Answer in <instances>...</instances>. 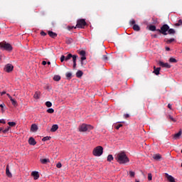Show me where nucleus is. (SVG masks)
Segmentation results:
<instances>
[{"label": "nucleus", "mask_w": 182, "mask_h": 182, "mask_svg": "<svg viewBox=\"0 0 182 182\" xmlns=\"http://www.w3.org/2000/svg\"><path fill=\"white\" fill-rule=\"evenodd\" d=\"M10 101L11 102L13 106H18V102H16V100H14L13 98H11Z\"/></svg>", "instance_id": "obj_28"}, {"label": "nucleus", "mask_w": 182, "mask_h": 182, "mask_svg": "<svg viewBox=\"0 0 182 182\" xmlns=\"http://www.w3.org/2000/svg\"><path fill=\"white\" fill-rule=\"evenodd\" d=\"M65 76H66L67 79H72V73H67L65 74Z\"/></svg>", "instance_id": "obj_33"}, {"label": "nucleus", "mask_w": 182, "mask_h": 182, "mask_svg": "<svg viewBox=\"0 0 182 182\" xmlns=\"http://www.w3.org/2000/svg\"><path fill=\"white\" fill-rule=\"evenodd\" d=\"M41 163H42V164H46V163H49V159H40Z\"/></svg>", "instance_id": "obj_25"}, {"label": "nucleus", "mask_w": 182, "mask_h": 182, "mask_svg": "<svg viewBox=\"0 0 182 182\" xmlns=\"http://www.w3.org/2000/svg\"><path fill=\"white\" fill-rule=\"evenodd\" d=\"M76 28H77L76 26L75 27V26H68V31H71V29H73V28L76 29Z\"/></svg>", "instance_id": "obj_49"}, {"label": "nucleus", "mask_w": 182, "mask_h": 182, "mask_svg": "<svg viewBox=\"0 0 182 182\" xmlns=\"http://www.w3.org/2000/svg\"><path fill=\"white\" fill-rule=\"evenodd\" d=\"M174 38H170L169 40H167L166 43H171L172 42H174Z\"/></svg>", "instance_id": "obj_43"}, {"label": "nucleus", "mask_w": 182, "mask_h": 182, "mask_svg": "<svg viewBox=\"0 0 182 182\" xmlns=\"http://www.w3.org/2000/svg\"><path fill=\"white\" fill-rule=\"evenodd\" d=\"M7 96H8V97L10 99V100H11V99H12V97L11 96V95L7 94Z\"/></svg>", "instance_id": "obj_59"}, {"label": "nucleus", "mask_w": 182, "mask_h": 182, "mask_svg": "<svg viewBox=\"0 0 182 182\" xmlns=\"http://www.w3.org/2000/svg\"><path fill=\"white\" fill-rule=\"evenodd\" d=\"M168 29H170V26L167 24L163 25L160 29H157V32H159V33H162V35H168Z\"/></svg>", "instance_id": "obj_4"}, {"label": "nucleus", "mask_w": 182, "mask_h": 182, "mask_svg": "<svg viewBox=\"0 0 182 182\" xmlns=\"http://www.w3.org/2000/svg\"><path fill=\"white\" fill-rule=\"evenodd\" d=\"M79 53L81 56H86V52L85 50H81Z\"/></svg>", "instance_id": "obj_39"}, {"label": "nucleus", "mask_w": 182, "mask_h": 182, "mask_svg": "<svg viewBox=\"0 0 182 182\" xmlns=\"http://www.w3.org/2000/svg\"><path fill=\"white\" fill-rule=\"evenodd\" d=\"M129 24L130 25H136V21H134V19H131L130 21H129Z\"/></svg>", "instance_id": "obj_40"}, {"label": "nucleus", "mask_w": 182, "mask_h": 182, "mask_svg": "<svg viewBox=\"0 0 182 182\" xmlns=\"http://www.w3.org/2000/svg\"><path fill=\"white\" fill-rule=\"evenodd\" d=\"M9 129H11V127H8V128L3 129V133H7V132H9Z\"/></svg>", "instance_id": "obj_44"}, {"label": "nucleus", "mask_w": 182, "mask_h": 182, "mask_svg": "<svg viewBox=\"0 0 182 182\" xmlns=\"http://www.w3.org/2000/svg\"><path fill=\"white\" fill-rule=\"evenodd\" d=\"M123 127V124H117V126H115V129H116L117 130H119V129H120V127Z\"/></svg>", "instance_id": "obj_42"}, {"label": "nucleus", "mask_w": 182, "mask_h": 182, "mask_svg": "<svg viewBox=\"0 0 182 182\" xmlns=\"http://www.w3.org/2000/svg\"><path fill=\"white\" fill-rule=\"evenodd\" d=\"M134 175H135V173H134V172H133V171H129V176H130V177H134Z\"/></svg>", "instance_id": "obj_47"}, {"label": "nucleus", "mask_w": 182, "mask_h": 182, "mask_svg": "<svg viewBox=\"0 0 182 182\" xmlns=\"http://www.w3.org/2000/svg\"><path fill=\"white\" fill-rule=\"evenodd\" d=\"M133 29L134 31H136V32H139V31H140V26H139V25L137 24H134L133 26Z\"/></svg>", "instance_id": "obj_22"}, {"label": "nucleus", "mask_w": 182, "mask_h": 182, "mask_svg": "<svg viewBox=\"0 0 182 182\" xmlns=\"http://www.w3.org/2000/svg\"><path fill=\"white\" fill-rule=\"evenodd\" d=\"M154 38H157V35H154Z\"/></svg>", "instance_id": "obj_64"}, {"label": "nucleus", "mask_w": 182, "mask_h": 182, "mask_svg": "<svg viewBox=\"0 0 182 182\" xmlns=\"http://www.w3.org/2000/svg\"><path fill=\"white\" fill-rule=\"evenodd\" d=\"M0 123L5 124L6 122L4 119H0Z\"/></svg>", "instance_id": "obj_53"}, {"label": "nucleus", "mask_w": 182, "mask_h": 182, "mask_svg": "<svg viewBox=\"0 0 182 182\" xmlns=\"http://www.w3.org/2000/svg\"><path fill=\"white\" fill-rule=\"evenodd\" d=\"M64 60H65V55H61L60 62H63Z\"/></svg>", "instance_id": "obj_48"}, {"label": "nucleus", "mask_w": 182, "mask_h": 182, "mask_svg": "<svg viewBox=\"0 0 182 182\" xmlns=\"http://www.w3.org/2000/svg\"><path fill=\"white\" fill-rule=\"evenodd\" d=\"M47 112L48 113H55V109H53V108H49L48 109H47Z\"/></svg>", "instance_id": "obj_36"}, {"label": "nucleus", "mask_w": 182, "mask_h": 182, "mask_svg": "<svg viewBox=\"0 0 182 182\" xmlns=\"http://www.w3.org/2000/svg\"><path fill=\"white\" fill-rule=\"evenodd\" d=\"M46 106L47 107H52V102H49V101L46 102Z\"/></svg>", "instance_id": "obj_37"}, {"label": "nucleus", "mask_w": 182, "mask_h": 182, "mask_svg": "<svg viewBox=\"0 0 182 182\" xmlns=\"http://www.w3.org/2000/svg\"><path fill=\"white\" fill-rule=\"evenodd\" d=\"M182 132L180 130L177 134H175L173 135L174 140H177L178 139H180V136H181Z\"/></svg>", "instance_id": "obj_15"}, {"label": "nucleus", "mask_w": 182, "mask_h": 182, "mask_svg": "<svg viewBox=\"0 0 182 182\" xmlns=\"http://www.w3.org/2000/svg\"><path fill=\"white\" fill-rule=\"evenodd\" d=\"M48 140H50V136H45L43 138V141H48Z\"/></svg>", "instance_id": "obj_38"}, {"label": "nucleus", "mask_w": 182, "mask_h": 182, "mask_svg": "<svg viewBox=\"0 0 182 182\" xmlns=\"http://www.w3.org/2000/svg\"><path fill=\"white\" fill-rule=\"evenodd\" d=\"M4 70L5 72H7V73L12 72V70H14V65H12V64L6 65Z\"/></svg>", "instance_id": "obj_7"}, {"label": "nucleus", "mask_w": 182, "mask_h": 182, "mask_svg": "<svg viewBox=\"0 0 182 182\" xmlns=\"http://www.w3.org/2000/svg\"><path fill=\"white\" fill-rule=\"evenodd\" d=\"M53 80H55V82H59V80H60V75H55L53 77Z\"/></svg>", "instance_id": "obj_29"}, {"label": "nucleus", "mask_w": 182, "mask_h": 182, "mask_svg": "<svg viewBox=\"0 0 182 182\" xmlns=\"http://www.w3.org/2000/svg\"><path fill=\"white\" fill-rule=\"evenodd\" d=\"M169 62L171 63H177V60L174 58H169Z\"/></svg>", "instance_id": "obj_30"}, {"label": "nucleus", "mask_w": 182, "mask_h": 182, "mask_svg": "<svg viewBox=\"0 0 182 182\" xmlns=\"http://www.w3.org/2000/svg\"><path fill=\"white\" fill-rule=\"evenodd\" d=\"M59 129V126L58 124H53L50 129V132H55L56 130Z\"/></svg>", "instance_id": "obj_16"}, {"label": "nucleus", "mask_w": 182, "mask_h": 182, "mask_svg": "<svg viewBox=\"0 0 182 182\" xmlns=\"http://www.w3.org/2000/svg\"><path fill=\"white\" fill-rule=\"evenodd\" d=\"M2 62V57L0 56V63Z\"/></svg>", "instance_id": "obj_62"}, {"label": "nucleus", "mask_w": 182, "mask_h": 182, "mask_svg": "<svg viewBox=\"0 0 182 182\" xmlns=\"http://www.w3.org/2000/svg\"><path fill=\"white\" fill-rule=\"evenodd\" d=\"M1 96H4V95H6V92L5 91H3L1 93Z\"/></svg>", "instance_id": "obj_55"}, {"label": "nucleus", "mask_w": 182, "mask_h": 182, "mask_svg": "<svg viewBox=\"0 0 182 182\" xmlns=\"http://www.w3.org/2000/svg\"><path fill=\"white\" fill-rule=\"evenodd\" d=\"M76 68V63H73V69Z\"/></svg>", "instance_id": "obj_58"}, {"label": "nucleus", "mask_w": 182, "mask_h": 182, "mask_svg": "<svg viewBox=\"0 0 182 182\" xmlns=\"http://www.w3.org/2000/svg\"><path fill=\"white\" fill-rule=\"evenodd\" d=\"M166 178L170 182H176V179H174V177L171 176V175H168V173H166Z\"/></svg>", "instance_id": "obj_13"}, {"label": "nucleus", "mask_w": 182, "mask_h": 182, "mask_svg": "<svg viewBox=\"0 0 182 182\" xmlns=\"http://www.w3.org/2000/svg\"><path fill=\"white\" fill-rule=\"evenodd\" d=\"M6 174L7 177H12V173H11V171H9V165L6 166Z\"/></svg>", "instance_id": "obj_10"}, {"label": "nucleus", "mask_w": 182, "mask_h": 182, "mask_svg": "<svg viewBox=\"0 0 182 182\" xmlns=\"http://www.w3.org/2000/svg\"><path fill=\"white\" fill-rule=\"evenodd\" d=\"M78 130L81 132H90V130H93V127L90 124H82L79 126Z\"/></svg>", "instance_id": "obj_2"}, {"label": "nucleus", "mask_w": 182, "mask_h": 182, "mask_svg": "<svg viewBox=\"0 0 182 182\" xmlns=\"http://www.w3.org/2000/svg\"><path fill=\"white\" fill-rule=\"evenodd\" d=\"M0 47L5 50H12V46L5 41L0 43Z\"/></svg>", "instance_id": "obj_5"}, {"label": "nucleus", "mask_w": 182, "mask_h": 182, "mask_svg": "<svg viewBox=\"0 0 182 182\" xmlns=\"http://www.w3.org/2000/svg\"><path fill=\"white\" fill-rule=\"evenodd\" d=\"M154 160H156V161H159L161 159V155L160 154H155L153 155Z\"/></svg>", "instance_id": "obj_11"}, {"label": "nucleus", "mask_w": 182, "mask_h": 182, "mask_svg": "<svg viewBox=\"0 0 182 182\" xmlns=\"http://www.w3.org/2000/svg\"><path fill=\"white\" fill-rule=\"evenodd\" d=\"M115 160H117V163L119 164H126V163L130 161L129 157H127V155H126L124 152L119 153L115 157Z\"/></svg>", "instance_id": "obj_1"}, {"label": "nucleus", "mask_w": 182, "mask_h": 182, "mask_svg": "<svg viewBox=\"0 0 182 182\" xmlns=\"http://www.w3.org/2000/svg\"><path fill=\"white\" fill-rule=\"evenodd\" d=\"M40 96H41V92L37 91L35 92L33 97L34 99H39Z\"/></svg>", "instance_id": "obj_21"}, {"label": "nucleus", "mask_w": 182, "mask_h": 182, "mask_svg": "<svg viewBox=\"0 0 182 182\" xmlns=\"http://www.w3.org/2000/svg\"><path fill=\"white\" fill-rule=\"evenodd\" d=\"M57 168H60L62 167V164L60 162H58L56 165Z\"/></svg>", "instance_id": "obj_46"}, {"label": "nucleus", "mask_w": 182, "mask_h": 182, "mask_svg": "<svg viewBox=\"0 0 182 182\" xmlns=\"http://www.w3.org/2000/svg\"><path fill=\"white\" fill-rule=\"evenodd\" d=\"M161 70V68H156V66L154 67V73L155 75H160V70Z\"/></svg>", "instance_id": "obj_14"}, {"label": "nucleus", "mask_w": 182, "mask_h": 182, "mask_svg": "<svg viewBox=\"0 0 182 182\" xmlns=\"http://www.w3.org/2000/svg\"><path fill=\"white\" fill-rule=\"evenodd\" d=\"M31 132H37L38 131V125L33 124L31 127Z\"/></svg>", "instance_id": "obj_17"}, {"label": "nucleus", "mask_w": 182, "mask_h": 182, "mask_svg": "<svg viewBox=\"0 0 182 182\" xmlns=\"http://www.w3.org/2000/svg\"><path fill=\"white\" fill-rule=\"evenodd\" d=\"M112 160H113V155L112 154L108 155L107 161H112Z\"/></svg>", "instance_id": "obj_32"}, {"label": "nucleus", "mask_w": 182, "mask_h": 182, "mask_svg": "<svg viewBox=\"0 0 182 182\" xmlns=\"http://www.w3.org/2000/svg\"><path fill=\"white\" fill-rule=\"evenodd\" d=\"M73 55L71 53H69L66 57H65V61L68 62V60H70L72 59Z\"/></svg>", "instance_id": "obj_26"}, {"label": "nucleus", "mask_w": 182, "mask_h": 182, "mask_svg": "<svg viewBox=\"0 0 182 182\" xmlns=\"http://www.w3.org/2000/svg\"><path fill=\"white\" fill-rule=\"evenodd\" d=\"M48 35L50 36V38H56V36H58V34L53 31H48Z\"/></svg>", "instance_id": "obj_18"}, {"label": "nucleus", "mask_w": 182, "mask_h": 182, "mask_svg": "<svg viewBox=\"0 0 182 182\" xmlns=\"http://www.w3.org/2000/svg\"><path fill=\"white\" fill-rule=\"evenodd\" d=\"M47 64H48V65H50V61H48V62L47 63Z\"/></svg>", "instance_id": "obj_63"}, {"label": "nucleus", "mask_w": 182, "mask_h": 182, "mask_svg": "<svg viewBox=\"0 0 182 182\" xmlns=\"http://www.w3.org/2000/svg\"><path fill=\"white\" fill-rule=\"evenodd\" d=\"M124 117H125V119H127L128 117H129V114H124Z\"/></svg>", "instance_id": "obj_56"}, {"label": "nucleus", "mask_w": 182, "mask_h": 182, "mask_svg": "<svg viewBox=\"0 0 182 182\" xmlns=\"http://www.w3.org/2000/svg\"><path fill=\"white\" fill-rule=\"evenodd\" d=\"M82 76H83V72L82 70H78L76 73V77H82Z\"/></svg>", "instance_id": "obj_20"}, {"label": "nucleus", "mask_w": 182, "mask_h": 182, "mask_svg": "<svg viewBox=\"0 0 182 182\" xmlns=\"http://www.w3.org/2000/svg\"><path fill=\"white\" fill-rule=\"evenodd\" d=\"M168 117L170 119V120H171V122H173V123H176V119H174V117H173V116L168 115Z\"/></svg>", "instance_id": "obj_35"}, {"label": "nucleus", "mask_w": 182, "mask_h": 182, "mask_svg": "<svg viewBox=\"0 0 182 182\" xmlns=\"http://www.w3.org/2000/svg\"><path fill=\"white\" fill-rule=\"evenodd\" d=\"M3 130H4V129L0 127V133H1V132H3Z\"/></svg>", "instance_id": "obj_61"}, {"label": "nucleus", "mask_w": 182, "mask_h": 182, "mask_svg": "<svg viewBox=\"0 0 182 182\" xmlns=\"http://www.w3.org/2000/svg\"><path fill=\"white\" fill-rule=\"evenodd\" d=\"M174 33H176V30H174V28H168V34L174 35Z\"/></svg>", "instance_id": "obj_19"}, {"label": "nucleus", "mask_w": 182, "mask_h": 182, "mask_svg": "<svg viewBox=\"0 0 182 182\" xmlns=\"http://www.w3.org/2000/svg\"><path fill=\"white\" fill-rule=\"evenodd\" d=\"M171 106H172L171 104H168V109H170V110H171V109H172Z\"/></svg>", "instance_id": "obj_54"}, {"label": "nucleus", "mask_w": 182, "mask_h": 182, "mask_svg": "<svg viewBox=\"0 0 182 182\" xmlns=\"http://www.w3.org/2000/svg\"><path fill=\"white\" fill-rule=\"evenodd\" d=\"M46 61H45V60H43V62H42V65H43V66H45V65H46Z\"/></svg>", "instance_id": "obj_57"}, {"label": "nucleus", "mask_w": 182, "mask_h": 182, "mask_svg": "<svg viewBox=\"0 0 182 182\" xmlns=\"http://www.w3.org/2000/svg\"><path fill=\"white\" fill-rule=\"evenodd\" d=\"M152 179H153V176L151 175V173H148V180L149 181H151Z\"/></svg>", "instance_id": "obj_41"}, {"label": "nucleus", "mask_w": 182, "mask_h": 182, "mask_svg": "<svg viewBox=\"0 0 182 182\" xmlns=\"http://www.w3.org/2000/svg\"><path fill=\"white\" fill-rule=\"evenodd\" d=\"M181 25H182V20L181 19H179L178 23H175V26H181Z\"/></svg>", "instance_id": "obj_31"}, {"label": "nucleus", "mask_w": 182, "mask_h": 182, "mask_svg": "<svg viewBox=\"0 0 182 182\" xmlns=\"http://www.w3.org/2000/svg\"><path fill=\"white\" fill-rule=\"evenodd\" d=\"M28 144H31V146H35V144H36V141H35L33 137H30L28 139Z\"/></svg>", "instance_id": "obj_12"}, {"label": "nucleus", "mask_w": 182, "mask_h": 182, "mask_svg": "<svg viewBox=\"0 0 182 182\" xmlns=\"http://www.w3.org/2000/svg\"><path fill=\"white\" fill-rule=\"evenodd\" d=\"M166 50H170V48L166 47Z\"/></svg>", "instance_id": "obj_60"}, {"label": "nucleus", "mask_w": 182, "mask_h": 182, "mask_svg": "<svg viewBox=\"0 0 182 182\" xmlns=\"http://www.w3.org/2000/svg\"><path fill=\"white\" fill-rule=\"evenodd\" d=\"M81 60H82V62H83V60H86V55H82L81 57Z\"/></svg>", "instance_id": "obj_50"}, {"label": "nucleus", "mask_w": 182, "mask_h": 182, "mask_svg": "<svg viewBox=\"0 0 182 182\" xmlns=\"http://www.w3.org/2000/svg\"><path fill=\"white\" fill-rule=\"evenodd\" d=\"M31 175L33 176L34 180H38V178H39V172L38 171H33Z\"/></svg>", "instance_id": "obj_9"}, {"label": "nucleus", "mask_w": 182, "mask_h": 182, "mask_svg": "<svg viewBox=\"0 0 182 182\" xmlns=\"http://www.w3.org/2000/svg\"><path fill=\"white\" fill-rule=\"evenodd\" d=\"M92 154L96 157H100L103 154V146H98L93 149Z\"/></svg>", "instance_id": "obj_3"}, {"label": "nucleus", "mask_w": 182, "mask_h": 182, "mask_svg": "<svg viewBox=\"0 0 182 182\" xmlns=\"http://www.w3.org/2000/svg\"><path fill=\"white\" fill-rule=\"evenodd\" d=\"M159 66H161V68H166V69H170V68H171V65H170L168 63H165L162 61H159Z\"/></svg>", "instance_id": "obj_8"}, {"label": "nucleus", "mask_w": 182, "mask_h": 182, "mask_svg": "<svg viewBox=\"0 0 182 182\" xmlns=\"http://www.w3.org/2000/svg\"><path fill=\"white\" fill-rule=\"evenodd\" d=\"M149 31H151V32H154V31H157L156 26L151 25L149 27Z\"/></svg>", "instance_id": "obj_24"}, {"label": "nucleus", "mask_w": 182, "mask_h": 182, "mask_svg": "<svg viewBox=\"0 0 182 182\" xmlns=\"http://www.w3.org/2000/svg\"><path fill=\"white\" fill-rule=\"evenodd\" d=\"M87 23H86V21H85V19L82 18V19H79L77 21V24H76V28H80L81 29H83V28H85V26H86Z\"/></svg>", "instance_id": "obj_6"}, {"label": "nucleus", "mask_w": 182, "mask_h": 182, "mask_svg": "<svg viewBox=\"0 0 182 182\" xmlns=\"http://www.w3.org/2000/svg\"><path fill=\"white\" fill-rule=\"evenodd\" d=\"M73 43V39L70 38H66V44L67 45H70V43Z\"/></svg>", "instance_id": "obj_23"}, {"label": "nucleus", "mask_w": 182, "mask_h": 182, "mask_svg": "<svg viewBox=\"0 0 182 182\" xmlns=\"http://www.w3.org/2000/svg\"><path fill=\"white\" fill-rule=\"evenodd\" d=\"M72 58H73V63H76V59H77V55H73Z\"/></svg>", "instance_id": "obj_34"}, {"label": "nucleus", "mask_w": 182, "mask_h": 182, "mask_svg": "<svg viewBox=\"0 0 182 182\" xmlns=\"http://www.w3.org/2000/svg\"><path fill=\"white\" fill-rule=\"evenodd\" d=\"M8 124L10 126V127H15L16 126V122H8Z\"/></svg>", "instance_id": "obj_27"}, {"label": "nucleus", "mask_w": 182, "mask_h": 182, "mask_svg": "<svg viewBox=\"0 0 182 182\" xmlns=\"http://www.w3.org/2000/svg\"><path fill=\"white\" fill-rule=\"evenodd\" d=\"M41 36H46V33H45L44 31H41Z\"/></svg>", "instance_id": "obj_51"}, {"label": "nucleus", "mask_w": 182, "mask_h": 182, "mask_svg": "<svg viewBox=\"0 0 182 182\" xmlns=\"http://www.w3.org/2000/svg\"><path fill=\"white\" fill-rule=\"evenodd\" d=\"M4 107H5V104H4V103H2V104L0 105V107H1V109H4Z\"/></svg>", "instance_id": "obj_52"}, {"label": "nucleus", "mask_w": 182, "mask_h": 182, "mask_svg": "<svg viewBox=\"0 0 182 182\" xmlns=\"http://www.w3.org/2000/svg\"><path fill=\"white\" fill-rule=\"evenodd\" d=\"M102 60H108L107 55H102Z\"/></svg>", "instance_id": "obj_45"}]
</instances>
